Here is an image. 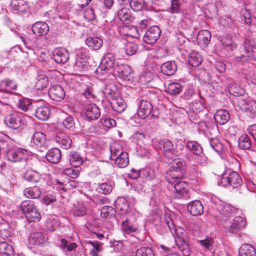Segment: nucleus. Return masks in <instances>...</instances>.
I'll list each match as a JSON object with an SVG mask.
<instances>
[{"instance_id":"f8f14e48","label":"nucleus","mask_w":256,"mask_h":256,"mask_svg":"<svg viewBox=\"0 0 256 256\" xmlns=\"http://www.w3.org/2000/svg\"><path fill=\"white\" fill-rule=\"evenodd\" d=\"M30 156V152L22 148H17V168L19 171L26 169L28 166V160Z\"/></svg>"},{"instance_id":"4c0bfd02","label":"nucleus","mask_w":256,"mask_h":256,"mask_svg":"<svg viewBox=\"0 0 256 256\" xmlns=\"http://www.w3.org/2000/svg\"><path fill=\"white\" fill-rule=\"evenodd\" d=\"M17 14L24 17L30 14L29 6L24 0H17Z\"/></svg>"},{"instance_id":"393cba45","label":"nucleus","mask_w":256,"mask_h":256,"mask_svg":"<svg viewBox=\"0 0 256 256\" xmlns=\"http://www.w3.org/2000/svg\"><path fill=\"white\" fill-rule=\"evenodd\" d=\"M117 17L124 24H130L133 20L130 10L128 8H122L117 12Z\"/></svg>"},{"instance_id":"3c124183","label":"nucleus","mask_w":256,"mask_h":256,"mask_svg":"<svg viewBox=\"0 0 256 256\" xmlns=\"http://www.w3.org/2000/svg\"><path fill=\"white\" fill-rule=\"evenodd\" d=\"M80 86L82 90V93L86 98L90 100L94 98L93 89L91 84H82Z\"/></svg>"},{"instance_id":"49530a36","label":"nucleus","mask_w":256,"mask_h":256,"mask_svg":"<svg viewBox=\"0 0 256 256\" xmlns=\"http://www.w3.org/2000/svg\"><path fill=\"white\" fill-rule=\"evenodd\" d=\"M69 161L71 166L78 167L82 164L80 156L75 152H72L69 156Z\"/></svg>"},{"instance_id":"c9c22d12","label":"nucleus","mask_w":256,"mask_h":256,"mask_svg":"<svg viewBox=\"0 0 256 256\" xmlns=\"http://www.w3.org/2000/svg\"><path fill=\"white\" fill-rule=\"evenodd\" d=\"M112 108L118 112H122L126 108V104L122 98H115L110 102Z\"/></svg>"},{"instance_id":"423d86ee","label":"nucleus","mask_w":256,"mask_h":256,"mask_svg":"<svg viewBox=\"0 0 256 256\" xmlns=\"http://www.w3.org/2000/svg\"><path fill=\"white\" fill-rule=\"evenodd\" d=\"M186 184L180 180L170 181L168 184V188L174 194V198H187L188 197Z\"/></svg>"},{"instance_id":"a878e982","label":"nucleus","mask_w":256,"mask_h":256,"mask_svg":"<svg viewBox=\"0 0 256 256\" xmlns=\"http://www.w3.org/2000/svg\"><path fill=\"white\" fill-rule=\"evenodd\" d=\"M121 229L126 234L134 232L138 229V224L132 222L130 218H126L121 224Z\"/></svg>"},{"instance_id":"7ed1b4c3","label":"nucleus","mask_w":256,"mask_h":256,"mask_svg":"<svg viewBox=\"0 0 256 256\" xmlns=\"http://www.w3.org/2000/svg\"><path fill=\"white\" fill-rule=\"evenodd\" d=\"M243 48L236 54L235 60L238 62H244L248 59L256 58V42L254 40L246 38L243 43Z\"/></svg>"},{"instance_id":"9b49d317","label":"nucleus","mask_w":256,"mask_h":256,"mask_svg":"<svg viewBox=\"0 0 256 256\" xmlns=\"http://www.w3.org/2000/svg\"><path fill=\"white\" fill-rule=\"evenodd\" d=\"M161 30L158 26H153L147 30L144 36V41L148 44H154L159 38Z\"/></svg>"},{"instance_id":"c756f323","label":"nucleus","mask_w":256,"mask_h":256,"mask_svg":"<svg viewBox=\"0 0 256 256\" xmlns=\"http://www.w3.org/2000/svg\"><path fill=\"white\" fill-rule=\"evenodd\" d=\"M28 167L27 166L26 169H23L22 171H21L22 173V178L32 182H39L40 179V175L36 172L28 170Z\"/></svg>"},{"instance_id":"0eeeda50","label":"nucleus","mask_w":256,"mask_h":256,"mask_svg":"<svg viewBox=\"0 0 256 256\" xmlns=\"http://www.w3.org/2000/svg\"><path fill=\"white\" fill-rule=\"evenodd\" d=\"M116 58L114 54L108 53L103 59L102 63L100 64L95 70L98 75H104L110 72V70L114 69L116 64Z\"/></svg>"},{"instance_id":"e2e57ef3","label":"nucleus","mask_w":256,"mask_h":256,"mask_svg":"<svg viewBox=\"0 0 256 256\" xmlns=\"http://www.w3.org/2000/svg\"><path fill=\"white\" fill-rule=\"evenodd\" d=\"M62 124L64 126L69 130H72L74 128L75 123L73 118L70 116H66Z\"/></svg>"},{"instance_id":"774afa93","label":"nucleus","mask_w":256,"mask_h":256,"mask_svg":"<svg viewBox=\"0 0 256 256\" xmlns=\"http://www.w3.org/2000/svg\"><path fill=\"white\" fill-rule=\"evenodd\" d=\"M142 174L148 180H152L156 178V174L153 169L146 168L142 170Z\"/></svg>"},{"instance_id":"f03ea898","label":"nucleus","mask_w":256,"mask_h":256,"mask_svg":"<svg viewBox=\"0 0 256 256\" xmlns=\"http://www.w3.org/2000/svg\"><path fill=\"white\" fill-rule=\"evenodd\" d=\"M209 200L213 204L212 208L218 212V216L222 220H224L225 219L230 217V214L236 210V208L231 204L222 201L216 196H210Z\"/></svg>"},{"instance_id":"0e129e2a","label":"nucleus","mask_w":256,"mask_h":256,"mask_svg":"<svg viewBox=\"0 0 256 256\" xmlns=\"http://www.w3.org/2000/svg\"><path fill=\"white\" fill-rule=\"evenodd\" d=\"M87 63L86 57H84L82 59L76 58L75 68L79 71L84 70L86 68Z\"/></svg>"},{"instance_id":"bf43d9fd","label":"nucleus","mask_w":256,"mask_h":256,"mask_svg":"<svg viewBox=\"0 0 256 256\" xmlns=\"http://www.w3.org/2000/svg\"><path fill=\"white\" fill-rule=\"evenodd\" d=\"M180 8L181 4L179 0H172L168 11L172 14H178L180 12Z\"/></svg>"},{"instance_id":"f704fd0d","label":"nucleus","mask_w":256,"mask_h":256,"mask_svg":"<svg viewBox=\"0 0 256 256\" xmlns=\"http://www.w3.org/2000/svg\"><path fill=\"white\" fill-rule=\"evenodd\" d=\"M188 60L192 66L197 67L202 62V58L198 52L193 51L189 54Z\"/></svg>"},{"instance_id":"864d4df0","label":"nucleus","mask_w":256,"mask_h":256,"mask_svg":"<svg viewBox=\"0 0 256 256\" xmlns=\"http://www.w3.org/2000/svg\"><path fill=\"white\" fill-rule=\"evenodd\" d=\"M130 6L134 11L138 12L144 8L146 3L144 0H130Z\"/></svg>"},{"instance_id":"ea45409f","label":"nucleus","mask_w":256,"mask_h":256,"mask_svg":"<svg viewBox=\"0 0 256 256\" xmlns=\"http://www.w3.org/2000/svg\"><path fill=\"white\" fill-rule=\"evenodd\" d=\"M198 243L210 251L214 249L216 244L214 238L210 236H206L204 240H198Z\"/></svg>"},{"instance_id":"c03bdc74","label":"nucleus","mask_w":256,"mask_h":256,"mask_svg":"<svg viewBox=\"0 0 256 256\" xmlns=\"http://www.w3.org/2000/svg\"><path fill=\"white\" fill-rule=\"evenodd\" d=\"M0 254L4 256H14V250L12 247L6 242H0Z\"/></svg>"},{"instance_id":"1a4fd4ad","label":"nucleus","mask_w":256,"mask_h":256,"mask_svg":"<svg viewBox=\"0 0 256 256\" xmlns=\"http://www.w3.org/2000/svg\"><path fill=\"white\" fill-rule=\"evenodd\" d=\"M137 104L138 107L137 114L142 119L147 118L152 110V102L146 100L144 98L138 99Z\"/></svg>"},{"instance_id":"39448f33","label":"nucleus","mask_w":256,"mask_h":256,"mask_svg":"<svg viewBox=\"0 0 256 256\" xmlns=\"http://www.w3.org/2000/svg\"><path fill=\"white\" fill-rule=\"evenodd\" d=\"M242 182V178L236 172L227 170L222 174L220 183L226 188L230 189L238 188Z\"/></svg>"},{"instance_id":"f257e3e1","label":"nucleus","mask_w":256,"mask_h":256,"mask_svg":"<svg viewBox=\"0 0 256 256\" xmlns=\"http://www.w3.org/2000/svg\"><path fill=\"white\" fill-rule=\"evenodd\" d=\"M21 210L29 224L32 222L38 223L41 218V215L34 202L32 200L23 201L20 207Z\"/></svg>"},{"instance_id":"6e6552de","label":"nucleus","mask_w":256,"mask_h":256,"mask_svg":"<svg viewBox=\"0 0 256 256\" xmlns=\"http://www.w3.org/2000/svg\"><path fill=\"white\" fill-rule=\"evenodd\" d=\"M240 108L250 118H256V102L254 100H246L243 98L238 100Z\"/></svg>"},{"instance_id":"f3484780","label":"nucleus","mask_w":256,"mask_h":256,"mask_svg":"<svg viewBox=\"0 0 256 256\" xmlns=\"http://www.w3.org/2000/svg\"><path fill=\"white\" fill-rule=\"evenodd\" d=\"M48 240L46 236L41 231L32 232L28 238V244L30 246H38L44 244Z\"/></svg>"},{"instance_id":"4468645a","label":"nucleus","mask_w":256,"mask_h":256,"mask_svg":"<svg viewBox=\"0 0 256 256\" xmlns=\"http://www.w3.org/2000/svg\"><path fill=\"white\" fill-rule=\"evenodd\" d=\"M113 72L114 74L122 79H125L130 75L132 72L130 66L116 61L114 67Z\"/></svg>"},{"instance_id":"e433bc0d","label":"nucleus","mask_w":256,"mask_h":256,"mask_svg":"<svg viewBox=\"0 0 256 256\" xmlns=\"http://www.w3.org/2000/svg\"><path fill=\"white\" fill-rule=\"evenodd\" d=\"M24 195L28 198H38L42 194L41 190L38 186L26 188L24 191Z\"/></svg>"},{"instance_id":"338daca9","label":"nucleus","mask_w":256,"mask_h":256,"mask_svg":"<svg viewBox=\"0 0 256 256\" xmlns=\"http://www.w3.org/2000/svg\"><path fill=\"white\" fill-rule=\"evenodd\" d=\"M19 106L18 108L24 111H27V110L30 108L31 106V100L28 98H22L19 99Z\"/></svg>"},{"instance_id":"052dcab7","label":"nucleus","mask_w":256,"mask_h":256,"mask_svg":"<svg viewBox=\"0 0 256 256\" xmlns=\"http://www.w3.org/2000/svg\"><path fill=\"white\" fill-rule=\"evenodd\" d=\"M138 49V45L134 42H129L125 46L126 52L128 56L134 55L137 52Z\"/></svg>"},{"instance_id":"2f4dec72","label":"nucleus","mask_w":256,"mask_h":256,"mask_svg":"<svg viewBox=\"0 0 256 256\" xmlns=\"http://www.w3.org/2000/svg\"><path fill=\"white\" fill-rule=\"evenodd\" d=\"M50 114V110L48 106H40L37 108L35 112L36 116L42 120H47Z\"/></svg>"},{"instance_id":"a211bd4d","label":"nucleus","mask_w":256,"mask_h":256,"mask_svg":"<svg viewBox=\"0 0 256 256\" xmlns=\"http://www.w3.org/2000/svg\"><path fill=\"white\" fill-rule=\"evenodd\" d=\"M166 224L174 236L178 238L176 239L178 242H184L186 241L187 238V234L186 231L182 228H175L174 226V224L166 220Z\"/></svg>"},{"instance_id":"dca6fc26","label":"nucleus","mask_w":256,"mask_h":256,"mask_svg":"<svg viewBox=\"0 0 256 256\" xmlns=\"http://www.w3.org/2000/svg\"><path fill=\"white\" fill-rule=\"evenodd\" d=\"M54 141L64 148L68 150L72 146V140L65 133L58 132L54 138Z\"/></svg>"},{"instance_id":"6ab92c4d","label":"nucleus","mask_w":256,"mask_h":256,"mask_svg":"<svg viewBox=\"0 0 256 256\" xmlns=\"http://www.w3.org/2000/svg\"><path fill=\"white\" fill-rule=\"evenodd\" d=\"M49 96L53 100L60 101L65 96V92L63 88L59 85L52 86L48 91Z\"/></svg>"},{"instance_id":"7c9ffc66","label":"nucleus","mask_w":256,"mask_h":256,"mask_svg":"<svg viewBox=\"0 0 256 256\" xmlns=\"http://www.w3.org/2000/svg\"><path fill=\"white\" fill-rule=\"evenodd\" d=\"M229 112L224 110H218L214 115L215 121L220 125L226 124L230 120Z\"/></svg>"},{"instance_id":"a19ab883","label":"nucleus","mask_w":256,"mask_h":256,"mask_svg":"<svg viewBox=\"0 0 256 256\" xmlns=\"http://www.w3.org/2000/svg\"><path fill=\"white\" fill-rule=\"evenodd\" d=\"M46 140V135L42 132H36L32 136L31 144L32 146H40Z\"/></svg>"},{"instance_id":"412c9836","label":"nucleus","mask_w":256,"mask_h":256,"mask_svg":"<svg viewBox=\"0 0 256 256\" xmlns=\"http://www.w3.org/2000/svg\"><path fill=\"white\" fill-rule=\"evenodd\" d=\"M88 212L87 204L82 202H77L74 204L71 210L72 214L76 216H83Z\"/></svg>"},{"instance_id":"4d7b16f0","label":"nucleus","mask_w":256,"mask_h":256,"mask_svg":"<svg viewBox=\"0 0 256 256\" xmlns=\"http://www.w3.org/2000/svg\"><path fill=\"white\" fill-rule=\"evenodd\" d=\"M110 159L114 160L118 156L124 152L122 150L121 146L118 144H114L110 146Z\"/></svg>"},{"instance_id":"72a5a7b5","label":"nucleus","mask_w":256,"mask_h":256,"mask_svg":"<svg viewBox=\"0 0 256 256\" xmlns=\"http://www.w3.org/2000/svg\"><path fill=\"white\" fill-rule=\"evenodd\" d=\"M48 84V80L46 76L43 73L38 74L34 85L35 89L37 90H42L46 88Z\"/></svg>"},{"instance_id":"ddd939ff","label":"nucleus","mask_w":256,"mask_h":256,"mask_svg":"<svg viewBox=\"0 0 256 256\" xmlns=\"http://www.w3.org/2000/svg\"><path fill=\"white\" fill-rule=\"evenodd\" d=\"M26 118L23 113L17 112V134L22 137H28V128L26 124Z\"/></svg>"},{"instance_id":"5701e85b","label":"nucleus","mask_w":256,"mask_h":256,"mask_svg":"<svg viewBox=\"0 0 256 256\" xmlns=\"http://www.w3.org/2000/svg\"><path fill=\"white\" fill-rule=\"evenodd\" d=\"M86 44L92 50L97 51L103 44V40L98 36H88L85 40Z\"/></svg>"},{"instance_id":"9d476101","label":"nucleus","mask_w":256,"mask_h":256,"mask_svg":"<svg viewBox=\"0 0 256 256\" xmlns=\"http://www.w3.org/2000/svg\"><path fill=\"white\" fill-rule=\"evenodd\" d=\"M246 225V222L241 216H236L233 222L226 227L227 231L232 234L240 236L242 228Z\"/></svg>"},{"instance_id":"cd10ccee","label":"nucleus","mask_w":256,"mask_h":256,"mask_svg":"<svg viewBox=\"0 0 256 256\" xmlns=\"http://www.w3.org/2000/svg\"><path fill=\"white\" fill-rule=\"evenodd\" d=\"M61 156V152L58 148H52L47 152L46 158L50 162L56 164L60 162Z\"/></svg>"},{"instance_id":"13d9d810","label":"nucleus","mask_w":256,"mask_h":256,"mask_svg":"<svg viewBox=\"0 0 256 256\" xmlns=\"http://www.w3.org/2000/svg\"><path fill=\"white\" fill-rule=\"evenodd\" d=\"M175 241L180 250L182 252L184 256H189L190 255V250L188 244L186 242V241H184V242H180V245L178 244V241L177 240H176Z\"/></svg>"},{"instance_id":"37998d69","label":"nucleus","mask_w":256,"mask_h":256,"mask_svg":"<svg viewBox=\"0 0 256 256\" xmlns=\"http://www.w3.org/2000/svg\"><path fill=\"white\" fill-rule=\"evenodd\" d=\"M182 91V86L179 83L172 82L166 88V92L171 95H178Z\"/></svg>"},{"instance_id":"aec40b11","label":"nucleus","mask_w":256,"mask_h":256,"mask_svg":"<svg viewBox=\"0 0 256 256\" xmlns=\"http://www.w3.org/2000/svg\"><path fill=\"white\" fill-rule=\"evenodd\" d=\"M53 58L56 63L65 64L69 58V54L65 48H57L53 52Z\"/></svg>"},{"instance_id":"5fc2aeb1","label":"nucleus","mask_w":256,"mask_h":256,"mask_svg":"<svg viewBox=\"0 0 256 256\" xmlns=\"http://www.w3.org/2000/svg\"><path fill=\"white\" fill-rule=\"evenodd\" d=\"M115 202L118 208L124 213L127 212L128 209V204L124 198H119Z\"/></svg>"},{"instance_id":"2eb2a0df","label":"nucleus","mask_w":256,"mask_h":256,"mask_svg":"<svg viewBox=\"0 0 256 256\" xmlns=\"http://www.w3.org/2000/svg\"><path fill=\"white\" fill-rule=\"evenodd\" d=\"M85 114L89 120H95L100 116V112L99 108L95 104H90L85 107Z\"/></svg>"},{"instance_id":"8fccbe9b","label":"nucleus","mask_w":256,"mask_h":256,"mask_svg":"<svg viewBox=\"0 0 256 256\" xmlns=\"http://www.w3.org/2000/svg\"><path fill=\"white\" fill-rule=\"evenodd\" d=\"M162 151L170 152L174 150V146L171 141L167 139L160 140L157 145Z\"/></svg>"},{"instance_id":"79ce46f5","label":"nucleus","mask_w":256,"mask_h":256,"mask_svg":"<svg viewBox=\"0 0 256 256\" xmlns=\"http://www.w3.org/2000/svg\"><path fill=\"white\" fill-rule=\"evenodd\" d=\"M186 146L188 150L196 155H200L202 152V148L196 141H188Z\"/></svg>"},{"instance_id":"20e7f679","label":"nucleus","mask_w":256,"mask_h":256,"mask_svg":"<svg viewBox=\"0 0 256 256\" xmlns=\"http://www.w3.org/2000/svg\"><path fill=\"white\" fill-rule=\"evenodd\" d=\"M171 166L166 172V178L168 182L174 180L181 179L183 176L185 162L180 158H175L171 164Z\"/></svg>"},{"instance_id":"4be33fe9","label":"nucleus","mask_w":256,"mask_h":256,"mask_svg":"<svg viewBox=\"0 0 256 256\" xmlns=\"http://www.w3.org/2000/svg\"><path fill=\"white\" fill-rule=\"evenodd\" d=\"M32 30L33 33L36 36H42L48 34L49 31V26L44 22H38L32 25Z\"/></svg>"},{"instance_id":"09e8293b","label":"nucleus","mask_w":256,"mask_h":256,"mask_svg":"<svg viewBox=\"0 0 256 256\" xmlns=\"http://www.w3.org/2000/svg\"><path fill=\"white\" fill-rule=\"evenodd\" d=\"M116 210L111 206H104L102 208L100 215L102 218H110L115 216Z\"/></svg>"},{"instance_id":"69168bd1","label":"nucleus","mask_w":256,"mask_h":256,"mask_svg":"<svg viewBox=\"0 0 256 256\" xmlns=\"http://www.w3.org/2000/svg\"><path fill=\"white\" fill-rule=\"evenodd\" d=\"M112 186L107 183H102L99 185L98 192L102 194H108L112 190Z\"/></svg>"},{"instance_id":"b1692460","label":"nucleus","mask_w":256,"mask_h":256,"mask_svg":"<svg viewBox=\"0 0 256 256\" xmlns=\"http://www.w3.org/2000/svg\"><path fill=\"white\" fill-rule=\"evenodd\" d=\"M187 208L193 216H200L203 214L204 207L200 200H196L188 204Z\"/></svg>"},{"instance_id":"58836bf2","label":"nucleus","mask_w":256,"mask_h":256,"mask_svg":"<svg viewBox=\"0 0 256 256\" xmlns=\"http://www.w3.org/2000/svg\"><path fill=\"white\" fill-rule=\"evenodd\" d=\"M113 160H114L116 165L118 166L119 168H126L129 164L128 154L124 152L118 156H116V158Z\"/></svg>"},{"instance_id":"603ef678","label":"nucleus","mask_w":256,"mask_h":256,"mask_svg":"<svg viewBox=\"0 0 256 256\" xmlns=\"http://www.w3.org/2000/svg\"><path fill=\"white\" fill-rule=\"evenodd\" d=\"M77 245L75 242H69L67 240L62 238L60 240V248L64 251L66 250L68 252L74 250Z\"/></svg>"},{"instance_id":"680f3d73","label":"nucleus","mask_w":256,"mask_h":256,"mask_svg":"<svg viewBox=\"0 0 256 256\" xmlns=\"http://www.w3.org/2000/svg\"><path fill=\"white\" fill-rule=\"evenodd\" d=\"M100 122L104 126L108 128L114 127L116 124V122L114 119L107 118L104 116H102L100 119Z\"/></svg>"},{"instance_id":"c85d7f7f","label":"nucleus","mask_w":256,"mask_h":256,"mask_svg":"<svg viewBox=\"0 0 256 256\" xmlns=\"http://www.w3.org/2000/svg\"><path fill=\"white\" fill-rule=\"evenodd\" d=\"M211 38V34L208 30H200L196 37L198 44L201 46H206L208 45Z\"/></svg>"},{"instance_id":"a18cd8bd","label":"nucleus","mask_w":256,"mask_h":256,"mask_svg":"<svg viewBox=\"0 0 256 256\" xmlns=\"http://www.w3.org/2000/svg\"><path fill=\"white\" fill-rule=\"evenodd\" d=\"M251 141L246 134L242 135L238 140V147L242 150H248L250 148Z\"/></svg>"},{"instance_id":"de8ad7c7","label":"nucleus","mask_w":256,"mask_h":256,"mask_svg":"<svg viewBox=\"0 0 256 256\" xmlns=\"http://www.w3.org/2000/svg\"><path fill=\"white\" fill-rule=\"evenodd\" d=\"M209 144L212 148L218 154H220L222 152L224 146L218 139L210 138L209 139Z\"/></svg>"},{"instance_id":"6e6d98bb","label":"nucleus","mask_w":256,"mask_h":256,"mask_svg":"<svg viewBox=\"0 0 256 256\" xmlns=\"http://www.w3.org/2000/svg\"><path fill=\"white\" fill-rule=\"evenodd\" d=\"M136 256H154V254L150 248L144 246L137 249Z\"/></svg>"},{"instance_id":"473e14b6","label":"nucleus","mask_w":256,"mask_h":256,"mask_svg":"<svg viewBox=\"0 0 256 256\" xmlns=\"http://www.w3.org/2000/svg\"><path fill=\"white\" fill-rule=\"evenodd\" d=\"M239 256H256V250L252 245L242 244L239 249Z\"/></svg>"},{"instance_id":"bb28decb","label":"nucleus","mask_w":256,"mask_h":256,"mask_svg":"<svg viewBox=\"0 0 256 256\" xmlns=\"http://www.w3.org/2000/svg\"><path fill=\"white\" fill-rule=\"evenodd\" d=\"M162 72L166 76L174 75L177 70V65L174 61H168L163 63L160 66Z\"/></svg>"}]
</instances>
